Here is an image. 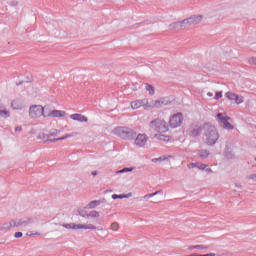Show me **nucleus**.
<instances>
[{"instance_id": "f257e3e1", "label": "nucleus", "mask_w": 256, "mask_h": 256, "mask_svg": "<svg viewBox=\"0 0 256 256\" xmlns=\"http://www.w3.org/2000/svg\"><path fill=\"white\" fill-rule=\"evenodd\" d=\"M150 129L156 133L154 137L159 141H169V136L165 133L169 132V124L164 119L158 118L150 122Z\"/></svg>"}, {"instance_id": "f03ea898", "label": "nucleus", "mask_w": 256, "mask_h": 256, "mask_svg": "<svg viewBox=\"0 0 256 256\" xmlns=\"http://www.w3.org/2000/svg\"><path fill=\"white\" fill-rule=\"evenodd\" d=\"M203 21V15H193L182 21L174 22L169 25L170 31H188L191 27L199 25Z\"/></svg>"}, {"instance_id": "7ed1b4c3", "label": "nucleus", "mask_w": 256, "mask_h": 256, "mask_svg": "<svg viewBox=\"0 0 256 256\" xmlns=\"http://www.w3.org/2000/svg\"><path fill=\"white\" fill-rule=\"evenodd\" d=\"M202 139L206 145H215L219 141V131L211 123L202 126Z\"/></svg>"}, {"instance_id": "20e7f679", "label": "nucleus", "mask_w": 256, "mask_h": 256, "mask_svg": "<svg viewBox=\"0 0 256 256\" xmlns=\"http://www.w3.org/2000/svg\"><path fill=\"white\" fill-rule=\"evenodd\" d=\"M30 119H39V117H45V107L42 105H32L29 108Z\"/></svg>"}, {"instance_id": "39448f33", "label": "nucleus", "mask_w": 256, "mask_h": 256, "mask_svg": "<svg viewBox=\"0 0 256 256\" xmlns=\"http://www.w3.org/2000/svg\"><path fill=\"white\" fill-rule=\"evenodd\" d=\"M216 119H217V121H219V123H222L224 129H228V130L233 129V126L229 122V121H231V118L229 116H227V114L218 113L217 116H216Z\"/></svg>"}, {"instance_id": "423d86ee", "label": "nucleus", "mask_w": 256, "mask_h": 256, "mask_svg": "<svg viewBox=\"0 0 256 256\" xmlns=\"http://www.w3.org/2000/svg\"><path fill=\"white\" fill-rule=\"evenodd\" d=\"M216 119H217V121H219V123H222L224 129H228V130L233 129V126L229 122V121H231V118L229 116H227V114L218 113L217 116H216Z\"/></svg>"}, {"instance_id": "0eeeda50", "label": "nucleus", "mask_w": 256, "mask_h": 256, "mask_svg": "<svg viewBox=\"0 0 256 256\" xmlns=\"http://www.w3.org/2000/svg\"><path fill=\"white\" fill-rule=\"evenodd\" d=\"M137 133L133 131V129L128 127H120V138L124 140L133 139Z\"/></svg>"}, {"instance_id": "6e6552de", "label": "nucleus", "mask_w": 256, "mask_h": 256, "mask_svg": "<svg viewBox=\"0 0 256 256\" xmlns=\"http://www.w3.org/2000/svg\"><path fill=\"white\" fill-rule=\"evenodd\" d=\"M182 121H183V114L181 113L174 114L169 120L170 127H172L173 129H177V127H181Z\"/></svg>"}, {"instance_id": "1a4fd4ad", "label": "nucleus", "mask_w": 256, "mask_h": 256, "mask_svg": "<svg viewBox=\"0 0 256 256\" xmlns=\"http://www.w3.org/2000/svg\"><path fill=\"white\" fill-rule=\"evenodd\" d=\"M149 141V136H147V134H138L134 140V145L136 147H145V145H147V142Z\"/></svg>"}, {"instance_id": "9d476101", "label": "nucleus", "mask_w": 256, "mask_h": 256, "mask_svg": "<svg viewBox=\"0 0 256 256\" xmlns=\"http://www.w3.org/2000/svg\"><path fill=\"white\" fill-rule=\"evenodd\" d=\"M130 107L133 110L141 109V107H143V109L148 110V99L144 98L142 100H134L130 103Z\"/></svg>"}, {"instance_id": "9b49d317", "label": "nucleus", "mask_w": 256, "mask_h": 256, "mask_svg": "<svg viewBox=\"0 0 256 256\" xmlns=\"http://www.w3.org/2000/svg\"><path fill=\"white\" fill-rule=\"evenodd\" d=\"M44 117H50V118H55V117H65V111L62 110H47L45 111Z\"/></svg>"}, {"instance_id": "f8f14e48", "label": "nucleus", "mask_w": 256, "mask_h": 256, "mask_svg": "<svg viewBox=\"0 0 256 256\" xmlns=\"http://www.w3.org/2000/svg\"><path fill=\"white\" fill-rule=\"evenodd\" d=\"M167 103L163 100H148V110L149 109H159V107H161L162 105H166Z\"/></svg>"}, {"instance_id": "ddd939ff", "label": "nucleus", "mask_w": 256, "mask_h": 256, "mask_svg": "<svg viewBox=\"0 0 256 256\" xmlns=\"http://www.w3.org/2000/svg\"><path fill=\"white\" fill-rule=\"evenodd\" d=\"M70 119H72L73 121H79V123H87L88 118L87 116L83 115V114H71L70 115Z\"/></svg>"}, {"instance_id": "4468645a", "label": "nucleus", "mask_w": 256, "mask_h": 256, "mask_svg": "<svg viewBox=\"0 0 256 256\" xmlns=\"http://www.w3.org/2000/svg\"><path fill=\"white\" fill-rule=\"evenodd\" d=\"M11 107L15 111L23 110V107H24L23 100H19V99L13 100L12 103H11Z\"/></svg>"}, {"instance_id": "2eb2a0df", "label": "nucleus", "mask_w": 256, "mask_h": 256, "mask_svg": "<svg viewBox=\"0 0 256 256\" xmlns=\"http://www.w3.org/2000/svg\"><path fill=\"white\" fill-rule=\"evenodd\" d=\"M72 229H89L90 231H95V229H97V226L93 224H89V225L78 224V225H73Z\"/></svg>"}, {"instance_id": "dca6fc26", "label": "nucleus", "mask_w": 256, "mask_h": 256, "mask_svg": "<svg viewBox=\"0 0 256 256\" xmlns=\"http://www.w3.org/2000/svg\"><path fill=\"white\" fill-rule=\"evenodd\" d=\"M12 227H15V223L13 221L6 222L0 227V231H9Z\"/></svg>"}, {"instance_id": "f3484780", "label": "nucleus", "mask_w": 256, "mask_h": 256, "mask_svg": "<svg viewBox=\"0 0 256 256\" xmlns=\"http://www.w3.org/2000/svg\"><path fill=\"white\" fill-rule=\"evenodd\" d=\"M99 205H101V201L93 200L87 205V207L88 209H95V207H99Z\"/></svg>"}, {"instance_id": "a211bd4d", "label": "nucleus", "mask_w": 256, "mask_h": 256, "mask_svg": "<svg viewBox=\"0 0 256 256\" xmlns=\"http://www.w3.org/2000/svg\"><path fill=\"white\" fill-rule=\"evenodd\" d=\"M91 217L92 219H98V217H101V214L97 210H92L88 213V218Z\"/></svg>"}, {"instance_id": "6ab92c4d", "label": "nucleus", "mask_w": 256, "mask_h": 256, "mask_svg": "<svg viewBox=\"0 0 256 256\" xmlns=\"http://www.w3.org/2000/svg\"><path fill=\"white\" fill-rule=\"evenodd\" d=\"M198 156H199L201 159H207V157H209V151H207V150H205V149L199 150Z\"/></svg>"}, {"instance_id": "aec40b11", "label": "nucleus", "mask_w": 256, "mask_h": 256, "mask_svg": "<svg viewBox=\"0 0 256 256\" xmlns=\"http://www.w3.org/2000/svg\"><path fill=\"white\" fill-rule=\"evenodd\" d=\"M237 94L233 93V92H226L225 93V97H227V99H229V101H235Z\"/></svg>"}, {"instance_id": "412c9836", "label": "nucleus", "mask_w": 256, "mask_h": 256, "mask_svg": "<svg viewBox=\"0 0 256 256\" xmlns=\"http://www.w3.org/2000/svg\"><path fill=\"white\" fill-rule=\"evenodd\" d=\"M145 89L146 91H149L150 95H155V87H153L152 85L146 84Z\"/></svg>"}, {"instance_id": "4be33fe9", "label": "nucleus", "mask_w": 256, "mask_h": 256, "mask_svg": "<svg viewBox=\"0 0 256 256\" xmlns=\"http://www.w3.org/2000/svg\"><path fill=\"white\" fill-rule=\"evenodd\" d=\"M234 101L236 105H241V103H244L245 98L236 94V98L234 99Z\"/></svg>"}, {"instance_id": "5701e85b", "label": "nucleus", "mask_w": 256, "mask_h": 256, "mask_svg": "<svg viewBox=\"0 0 256 256\" xmlns=\"http://www.w3.org/2000/svg\"><path fill=\"white\" fill-rule=\"evenodd\" d=\"M78 215H80V217H86L88 218L89 213H87V210L83 209V208H79L78 209Z\"/></svg>"}, {"instance_id": "b1692460", "label": "nucleus", "mask_w": 256, "mask_h": 256, "mask_svg": "<svg viewBox=\"0 0 256 256\" xmlns=\"http://www.w3.org/2000/svg\"><path fill=\"white\" fill-rule=\"evenodd\" d=\"M72 137V135L71 134H65L63 137H61V138H55V139H53L52 140V142L53 143H56V141H64V139H69V138H71Z\"/></svg>"}, {"instance_id": "393cba45", "label": "nucleus", "mask_w": 256, "mask_h": 256, "mask_svg": "<svg viewBox=\"0 0 256 256\" xmlns=\"http://www.w3.org/2000/svg\"><path fill=\"white\" fill-rule=\"evenodd\" d=\"M203 127L202 128H194L192 130V136L193 137H197V135H199L200 133H203Z\"/></svg>"}, {"instance_id": "a878e982", "label": "nucleus", "mask_w": 256, "mask_h": 256, "mask_svg": "<svg viewBox=\"0 0 256 256\" xmlns=\"http://www.w3.org/2000/svg\"><path fill=\"white\" fill-rule=\"evenodd\" d=\"M61 133L60 130H57V129H53L50 131L48 137H57V135H59Z\"/></svg>"}, {"instance_id": "bb28decb", "label": "nucleus", "mask_w": 256, "mask_h": 256, "mask_svg": "<svg viewBox=\"0 0 256 256\" xmlns=\"http://www.w3.org/2000/svg\"><path fill=\"white\" fill-rule=\"evenodd\" d=\"M0 117L7 119V117H10V112L8 110H0Z\"/></svg>"}, {"instance_id": "cd10ccee", "label": "nucleus", "mask_w": 256, "mask_h": 256, "mask_svg": "<svg viewBox=\"0 0 256 256\" xmlns=\"http://www.w3.org/2000/svg\"><path fill=\"white\" fill-rule=\"evenodd\" d=\"M111 231H119V223L113 222L110 226Z\"/></svg>"}, {"instance_id": "c85d7f7f", "label": "nucleus", "mask_w": 256, "mask_h": 256, "mask_svg": "<svg viewBox=\"0 0 256 256\" xmlns=\"http://www.w3.org/2000/svg\"><path fill=\"white\" fill-rule=\"evenodd\" d=\"M26 235L28 237H33V235L39 236V235H41V233H39L38 231H29L26 233Z\"/></svg>"}, {"instance_id": "c756f323", "label": "nucleus", "mask_w": 256, "mask_h": 256, "mask_svg": "<svg viewBox=\"0 0 256 256\" xmlns=\"http://www.w3.org/2000/svg\"><path fill=\"white\" fill-rule=\"evenodd\" d=\"M248 180L252 181V183H256V174H251L248 176Z\"/></svg>"}, {"instance_id": "7c9ffc66", "label": "nucleus", "mask_w": 256, "mask_h": 256, "mask_svg": "<svg viewBox=\"0 0 256 256\" xmlns=\"http://www.w3.org/2000/svg\"><path fill=\"white\" fill-rule=\"evenodd\" d=\"M125 197H127V196H125V195H117V194H113L112 195V199H125Z\"/></svg>"}, {"instance_id": "2f4dec72", "label": "nucleus", "mask_w": 256, "mask_h": 256, "mask_svg": "<svg viewBox=\"0 0 256 256\" xmlns=\"http://www.w3.org/2000/svg\"><path fill=\"white\" fill-rule=\"evenodd\" d=\"M221 97H223V92H217L214 96V99L218 101V99H221Z\"/></svg>"}, {"instance_id": "473e14b6", "label": "nucleus", "mask_w": 256, "mask_h": 256, "mask_svg": "<svg viewBox=\"0 0 256 256\" xmlns=\"http://www.w3.org/2000/svg\"><path fill=\"white\" fill-rule=\"evenodd\" d=\"M248 63H249L250 65H256V57H251V58H249Z\"/></svg>"}, {"instance_id": "72a5a7b5", "label": "nucleus", "mask_w": 256, "mask_h": 256, "mask_svg": "<svg viewBox=\"0 0 256 256\" xmlns=\"http://www.w3.org/2000/svg\"><path fill=\"white\" fill-rule=\"evenodd\" d=\"M206 167H207L206 164H200V163H198V165H197V168L200 169L201 171H204V169H205Z\"/></svg>"}, {"instance_id": "f704fd0d", "label": "nucleus", "mask_w": 256, "mask_h": 256, "mask_svg": "<svg viewBox=\"0 0 256 256\" xmlns=\"http://www.w3.org/2000/svg\"><path fill=\"white\" fill-rule=\"evenodd\" d=\"M197 165H199V163H190V164H188V169H195V167H197Z\"/></svg>"}, {"instance_id": "c9c22d12", "label": "nucleus", "mask_w": 256, "mask_h": 256, "mask_svg": "<svg viewBox=\"0 0 256 256\" xmlns=\"http://www.w3.org/2000/svg\"><path fill=\"white\" fill-rule=\"evenodd\" d=\"M127 171H133V169H129V168H124L120 171H117L116 173H127Z\"/></svg>"}, {"instance_id": "e433bc0d", "label": "nucleus", "mask_w": 256, "mask_h": 256, "mask_svg": "<svg viewBox=\"0 0 256 256\" xmlns=\"http://www.w3.org/2000/svg\"><path fill=\"white\" fill-rule=\"evenodd\" d=\"M14 237H15L16 239H19V238L23 237V233H22V232H16V233L14 234Z\"/></svg>"}, {"instance_id": "4c0bfd02", "label": "nucleus", "mask_w": 256, "mask_h": 256, "mask_svg": "<svg viewBox=\"0 0 256 256\" xmlns=\"http://www.w3.org/2000/svg\"><path fill=\"white\" fill-rule=\"evenodd\" d=\"M194 248H196V249H207V246H204V245H195Z\"/></svg>"}, {"instance_id": "58836bf2", "label": "nucleus", "mask_w": 256, "mask_h": 256, "mask_svg": "<svg viewBox=\"0 0 256 256\" xmlns=\"http://www.w3.org/2000/svg\"><path fill=\"white\" fill-rule=\"evenodd\" d=\"M21 130H22L21 126H16V127H15V132H16V133H17V132H21Z\"/></svg>"}, {"instance_id": "ea45409f", "label": "nucleus", "mask_w": 256, "mask_h": 256, "mask_svg": "<svg viewBox=\"0 0 256 256\" xmlns=\"http://www.w3.org/2000/svg\"><path fill=\"white\" fill-rule=\"evenodd\" d=\"M64 227H65L66 229H73V226H71V224H66Z\"/></svg>"}, {"instance_id": "a19ab883", "label": "nucleus", "mask_w": 256, "mask_h": 256, "mask_svg": "<svg viewBox=\"0 0 256 256\" xmlns=\"http://www.w3.org/2000/svg\"><path fill=\"white\" fill-rule=\"evenodd\" d=\"M200 256H215V253H210V254H200Z\"/></svg>"}, {"instance_id": "79ce46f5", "label": "nucleus", "mask_w": 256, "mask_h": 256, "mask_svg": "<svg viewBox=\"0 0 256 256\" xmlns=\"http://www.w3.org/2000/svg\"><path fill=\"white\" fill-rule=\"evenodd\" d=\"M158 192H155V193H152V194H149L148 197H155V195H157Z\"/></svg>"}, {"instance_id": "37998d69", "label": "nucleus", "mask_w": 256, "mask_h": 256, "mask_svg": "<svg viewBox=\"0 0 256 256\" xmlns=\"http://www.w3.org/2000/svg\"><path fill=\"white\" fill-rule=\"evenodd\" d=\"M207 97H213V93L212 92H208L207 93Z\"/></svg>"}, {"instance_id": "c03bdc74", "label": "nucleus", "mask_w": 256, "mask_h": 256, "mask_svg": "<svg viewBox=\"0 0 256 256\" xmlns=\"http://www.w3.org/2000/svg\"><path fill=\"white\" fill-rule=\"evenodd\" d=\"M92 175L95 177V175H97V171H93Z\"/></svg>"}, {"instance_id": "a18cd8bd", "label": "nucleus", "mask_w": 256, "mask_h": 256, "mask_svg": "<svg viewBox=\"0 0 256 256\" xmlns=\"http://www.w3.org/2000/svg\"><path fill=\"white\" fill-rule=\"evenodd\" d=\"M190 250L196 249L195 246H190L189 247Z\"/></svg>"}, {"instance_id": "49530a36", "label": "nucleus", "mask_w": 256, "mask_h": 256, "mask_svg": "<svg viewBox=\"0 0 256 256\" xmlns=\"http://www.w3.org/2000/svg\"><path fill=\"white\" fill-rule=\"evenodd\" d=\"M207 171L211 173V169H207Z\"/></svg>"}]
</instances>
